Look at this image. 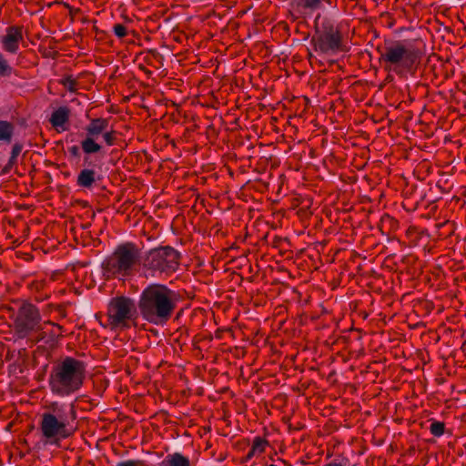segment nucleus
<instances>
[{"instance_id": "1", "label": "nucleus", "mask_w": 466, "mask_h": 466, "mask_svg": "<svg viewBox=\"0 0 466 466\" xmlns=\"http://www.w3.org/2000/svg\"><path fill=\"white\" fill-rule=\"evenodd\" d=\"M177 303V294L167 285L151 283L139 294L137 308L143 319L163 325L172 316Z\"/></svg>"}, {"instance_id": "2", "label": "nucleus", "mask_w": 466, "mask_h": 466, "mask_svg": "<svg viewBox=\"0 0 466 466\" xmlns=\"http://www.w3.org/2000/svg\"><path fill=\"white\" fill-rule=\"evenodd\" d=\"M85 373L84 364L72 357L55 363L48 377L51 392L60 398L76 393L83 386Z\"/></svg>"}, {"instance_id": "3", "label": "nucleus", "mask_w": 466, "mask_h": 466, "mask_svg": "<svg viewBox=\"0 0 466 466\" xmlns=\"http://www.w3.org/2000/svg\"><path fill=\"white\" fill-rule=\"evenodd\" d=\"M48 410L41 416L40 430L42 435L53 444L60 438L66 439L72 434L69 425L76 419V410L74 404L58 401L51 402Z\"/></svg>"}, {"instance_id": "4", "label": "nucleus", "mask_w": 466, "mask_h": 466, "mask_svg": "<svg viewBox=\"0 0 466 466\" xmlns=\"http://www.w3.org/2000/svg\"><path fill=\"white\" fill-rule=\"evenodd\" d=\"M180 253L170 246H161L146 251L140 258L142 275L148 278L167 277L179 265Z\"/></svg>"}, {"instance_id": "5", "label": "nucleus", "mask_w": 466, "mask_h": 466, "mask_svg": "<svg viewBox=\"0 0 466 466\" xmlns=\"http://www.w3.org/2000/svg\"><path fill=\"white\" fill-rule=\"evenodd\" d=\"M140 258L135 245H121L111 258L102 262L103 275L106 278L116 277L118 279L128 277L135 270L137 264L140 265Z\"/></svg>"}, {"instance_id": "6", "label": "nucleus", "mask_w": 466, "mask_h": 466, "mask_svg": "<svg viewBox=\"0 0 466 466\" xmlns=\"http://www.w3.org/2000/svg\"><path fill=\"white\" fill-rule=\"evenodd\" d=\"M418 57V53L409 41H393L386 44L380 58L394 66L396 74L410 70Z\"/></svg>"}, {"instance_id": "7", "label": "nucleus", "mask_w": 466, "mask_h": 466, "mask_svg": "<svg viewBox=\"0 0 466 466\" xmlns=\"http://www.w3.org/2000/svg\"><path fill=\"white\" fill-rule=\"evenodd\" d=\"M137 303L127 297H116L107 305L108 321L112 329H123L130 327L137 319Z\"/></svg>"}, {"instance_id": "8", "label": "nucleus", "mask_w": 466, "mask_h": 466, "mask_svg": "<svg viewBox=\"0 0 466 466\" xmlns=\"http://www.w3.org/2000/svg\"><path fill=\"white\" fill-rule=\"evenodd\" d=\"M42 316L39 309L31 303H24L15 319V331L19 339L28 338L33 331L42 329ZM52 324L51 322H47Z\"/></svg>"}, {"instance_id": "9", "label": "nucleus", "mask_w": 466, "mask_h": 466, "mask_svg": "<svg viewBox=\"0 0 466 466\" xmlns=\"http://www.w3.org/2000/svg\"><path fill=\"white\" fill-rule=\"evenodd\" d=\"M322 25L323 31L317 29V36L311 39V44L314 46L315 51L333 55L340 47V35L331 24L324 22Z\"/></svg>"}, {"instance_id": "10", "label": "nucleus", "mask_w": 466, "mask_h": 466, "mask_svg": "<svg viewBox=\"0 0 466 466\" xmlns=\"http://www.w3.org/2000/svg\"><path fill=\"white\" fill-rule=\"evenodd\" d=\"M23 35L19 27L8 26L6 35L1 37V43L5 51L11 54H16L18 51V43L22 40Z\"/></svg>"}, {"instance_id": "11", "label": "nucleus", "mask_w": 466, "mask_h": 466, "mask_svg": "<svg viewBox=\"0 0 466 466\" xmlns=\"http://www.w3.org/2000/svg\"><path fill=\"white\" fill-rule=\"evenodd\" d=\"M108 121L105 118H95L92 119L89 125L86 127V136L91 137H96L107 129Z\"/></svg>"}, {"instance_id": "12", "label": "nucleus", "mask_w": 466, "mask_h": 466, "mask_svg": "<svg viewBox=\"0 0 466 466\" xmlns=\"http://www.w3.org/2000/svg\"><path fill=\"white\" fill-rule=\"evenodd\" d=\"M96 181V174L93 168H84L77 176L76 183L79 187L85 188L92 187Z\"/></svg>"}, {"instance_id": "13", "label": "nucleus", "mask_w": 466, "mask_h": 466, "mask_svg": "<svg viewBox=\"0 0 466 466\" xmlns=\"http://www.w3.org/2000/svg\"><path fill=\"white\" fill-rule=\"evenodd\" d=\"M69 119V110L66 106H60L55 110L50 117V122L55 127H63Z\"/></svg>"}, {"instance_id": "14", "label": "nucleus", "mask_w": 466, "mask_h": 466, "mask_svg": "<svg viewBox=\"0 0 466 466\" xmlns=\"http://www.w3.org/2000/svg\"><path fill=\"white\" fill-rule=\"evenodd\" d=\"M15 126L6 120H0V141L10 144L15 134Z\"/></svg>"}, {"instance_id": "15", "label": "nucleus", "mask_w": 466, "mask_h": 466, "mask_svg": "<svg viewBox=\"0 0 466 466\" xmlns=\"http://www.w3.org/2000/svg\"><path fill=\"white\" fill-rule=\"evenodd\" d=\"M33 333H35L34 337L30 338V341L33 344L44 342L46 344L53 345L57 341V335L53 332L47 334L46 331H44L43 327L41 330L33 331Z\"/></svg>"}, {"instance_id": "16", "label": "nucleus", "mask_w": 466, "mask_h": 466, "mask_svg": "<svg viewBox=\"0 0 466 466\" xmlns=\"http://www.w3.org/2000/svg\"><path fill=\"white\" fill-rule=\"evenodd\" d=\"M162 466H190L189 460L179 452L168 454L162 461Z\"/></svg>"}, {"instance_id": "17", "label": "nucleus", "mask_w": 466, "mask_h": 466, "mask_svg": "<svg viewBox=\"0 0 466 466\" xmlns=\"http://www.w3.org/2000/svg\"><path fill=\"white\" fill-rule=\"evenodd\" d=\"M22 149H23L22 143L15 142L14 144L8 162L6 163V165L3 167L2 171H1L2 175H6L11 171L12 167L16 163L17 157L21 153Z\"/></svg>"}, {"instance_id": "18", "label": "nucleus", "mask_w": 466, "mask_h": 466, "mask_svg": "<svg viewBox=\"0 0 466 466\" xmlns=\"http://www.w3.org/2000/svg\"><path fill=\"white\" fill-rule=\"evenodd\" d=\"M321 1L322 0H293V3L299 12L309 11L312 13L320 8Z\"/></svg>"}, {"instance_id": "19", "label": "nucleus", "mask_w": 466, "mask_h": 466, "mask_svg": "<svg viewBox=\"0 0 466 466\" xmlns=\"http://www.w3.org/2000/svg\"><path fill=\"white\" fill-rule=\"evenodd\" d=\"M81 147H82L83 151L86 155L98 153L102 149V147L98 143L96 142L95 137H87V136L84 140H82Z\"/></svg>"}, {"instance_id": "20", "label": "nucleus", "mask_w": 466, "mask_h": 466, "mask_svg": "<svg viewBox=\"0 0 466 466\" xmlns=\"http://www.w3.org/2000/svg\"><path fill=\"white\" fill-rule=\"evenodd\" d=\"M444 423L438 420H431L429 430L435 437H441L444 433Z\"/></svg>"}, {"instance_id": "21", "label": "nucleus", "mask_w": 466, "mask_h": 466, "mask_svg": "<svg viewBox=\"0 0 466 466\" xmlns=\"http://www.w3.org/2000/svg\"><path fill=\"white\" fill-rule=\"evenodd\" d=\"M11 73L12 67L7 64V61L0 53V76H9Z\"/></svg>"}, {"instance_id": "22", "label": "nucleus", "mask_w": 466, "mask_h": 466, "mask_svg": "<svg viewBox=\"0 0 466 466\" xmlns=\"http://www.w3.org/2000/svg\"><path fill=\"white\" fill-rule=\"evenodd\" d=\"M268 444V441L261 437H256L253 441L252 449L257 452H262L264 451L265 446Z\"/></svg>"}, {"instance_id": "23", "label": "nucleus", "mask_w": 466, "mask_h": 466, "mask_svg": "<svg viewBox=\"0 0 466 466\" xmlns=\"http://www.w3.org/2000/svg\"><path fill=\"white\" fill-rule=\"evenodd\" d=\"M61 84L69 91L75 92L76 81L73 79L71 76H66L61 80Z\"/></svg>"}, {"instance_id": "24", "label": "nucleus", "mask_w": 466, "mask_h": 466, "mask_svg": "<svg viewBox=\"0 0 466 466\" xmlns=\"http://www.w3.org/2000/svg\"><path fill=\"white\" fill-rule=\"evenodd\" d=\"M114 33L117 37L122 38L127 35V28L121 24H116L114 25Z\"/></svg>"}, {"instance_id": "25", "label": "nucleus", "mask_w": 466, "mask_h": 466, "mask_svg": "<svg viewBox=\"0 0 466 466\" xmlns=\"http://www.w3.org/2000/svg\"><path fill=\"white\" fill-rule=\"evenodd\" d=\"M103 138L108 146L114 145V136L112 132H108L107 129L103 133Z\"/></svg>"}, {"instance_id": "26", "label": "nucleus", "mask_w": 466, "mask_h": 466, "mask_svg": "<svg viewBox=\"0 0 466 466\" xmlns=\"http://www.w3.org/2000/svg\"><path fill=\"white\" fill-rule=\"evenodd\" d=\"M141 464H142L141 461L128 460V461H119L116 464V466H138Z\"/></svg>"}, {"instance_id": "27", "label": "nucleus", "mask_w": 466, "mask_h": 466, "mask_svg": "<svg viewBox=\"0 0 466 466\" xmlns=\"http://www.w3.org/2000/svg\"><path fill=\"white\" fill-rule=\"evenodd\" d=\"M349 460L346 459V458H342L341 461H333L331 462H329V464H327L326 466H349Z\"/></svg>"}, {"instance_id": "28", "label": "nucleus", "mask_w": 466, "mask_h": 466, "mask_svg": "<svg viewBox=\"0 0 466 466\" xmlns=\"http://www.w3.org/2000/svg\"><path fill=\"white\" fill-rule=\"evenodd\" d=\"M69 153L72 157L78 158L80 157V149L77 146H72L68 148Z\"/></svg>"}, {"instance_id": "29", "label": "nucleus", "mask_w": 466, "mask_h": 466, "mask_svg": "<svg viewBox=\"0 0 466 466\" xmlns=\"http://www.w3.org/2000/svg\"><path fill=\"white\" fill-rule=\"evenodd\" d=\"M84 164L87 167H95L96 165L92 162L89 155H86L85 157H84Z\"/></svg>"}, {"instance_id": "30", "label": "nucleus", "mask_w": 466, "mask_h": 466, "mask_svg": "<svg viewBox=\"0 0 466 466\" xmlns=\"http://www.w3.org/2000/svg\"><path fill=\"white\" fill-rule=\"evenodd\" d=\"M256 451L251 448L246 457L243 459V462H247L255 455Z\"/></svg>"}, {"instance_id": "31", "label": "nucleus", "mask_w": 466, "mask_h": 466, "mask_svg": "<svg viewBox=\"0 0 466 466\" xmlns=\"http://www.w3.org/2000/svg\"><path fill=\"white\" fill-rule=\"evenodd\" d=\"M320 17V15H318L316 17V21Z\"/></svg>"}]
</instances>
